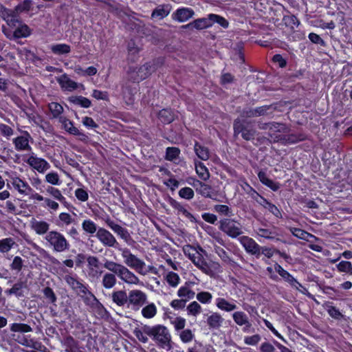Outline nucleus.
<instances>
[{
	"label": "nucleus",
	"mask_w": 352,
	"mask_h": 352,
	"mask_svg": "<svg viewBox=\"0 0 352 352\" xmlns=\"http://www.w3.org/2000/svg\"><path fill=\"white\" fill-rule=\"evenodd\" d=\"M103 267L111 272L105 273L102 277V285L105 289H109L116 285V276L128 284H138L139 282L138 277L133 272L119 263L106 260Z\"/></svg>",
	"instance_id": "1"
},
{
	"label": "nucleus",
	"mask_w": 352,
	"mask_h": 352,
	"mask_svg": "<svg viewBox=\"0 0 352 352\" xmlns=\"http://www.w3.org/2000/svg\"><path fill=\"white\" fill-rule=\"evenodd\" d=\"M142 329L157 347L167 351L171 349V336L166 326L163 324L153 326L145 324L142 327Z\"/></svg>",
	"instance_id": "2"
},
{
	"label": "nucleus",
	"mask_w": 352,
	"mask_h": 352,
	"mask_svg": "<svg viewBox=\"0 0 352 352\" xmlns=\"http://www.w3.org/2000/svg\"><path fill=\"white\" fill-rule=\"evenodd\" d=\"M46 246L55 252H63L69 250L70 244L65 236L55 230L50 231L45 236Z\"/></svg>",
	"instance_id": "3"
},
{
	"label": "nucleus",
	"mask_w": 352,
	"mask_h": 352,
	"mask_svg": "<svg viewBox=\"0 0 352 352\" xmlns=\"http://www.w3.org/2000/svg\"><path fill=\"white\" fill-rule=\"evenodd\" d=\"M234 136L239 135L246 141L254 140L256 136V130L250 122L245 119L236 118L233 122Z\"/></svg>",
	"instance_id": "4"
},
{
	"label": "nucleus",
	"mask_w": 352,
	"mask_h": 352,
	"mask_svg": "<svg viewBox=\"0 0 352 352\" xmlns=\"http://www.w3.org/2000/svg\"><path fill=\"white\" fill-rule=\"evenodd\" d=\"M274 270L280 275L282 279L288 283V285L298 290L299 292L304 295L309 296L310 294L308 292V289L303 286L300 282L296 279L292 274H291L288 271L285 270L280 264L278 263H275L274 264Z\"/></svg>",
	"instance_id": "5"
},
{
	"label": "nucleus",
	"mask_w": 352,
	"mask_h": 352,
	"mask_svg": "<svg viewBox=\"0 0 352 352\" xmlns=\"http://www.w3.org/2000/svg\"><path fill=\"white\" fill-rule=\"evenodd\" d=\"M219 229L232 239H236L243 234L241 223L231 218L221 219Z\"/></svg>",
	"instance_id": "6"
},
{
	"label": "nucleus",
	"mask_w": 352,
	"mask_h": 352,
	"mask_svg": "<svg viewBox=\"0 0 352 352\" xmlns=\"http://www.w3.org/2000/svg\"><path fill=\"white\" fill-rule=\"evenodd\" d=\"M276 104H265L255 108L246 107L241 112V115L246 118L260 116L274 117V111L276 109Z\"/></svg>",
	"instance_id": "7"
},
{
	"label": "nucleus",
	"mask_w": 352,
	"mask_h": 352,
	"mask_svg": "<svg viewBox=\"0 0 352 352\" xmlns=\"http://www.w3.org/2000/svg\"><path fill=\"white\" fill-rule=\"evenodd\" d=\"M22 13V7L21 5L16 6L15 9L12 10V14H10L6 22L10 27L15 28L13 32L12 37L14 39L22 38V21L21 14Z\"/></svg>",
	"instance_id": "8"
},
{
	"label": "nucleus",
	"mask_w": 352,
	"mask_h": 352,
	"mask_svg": "<svg viewBox=\"0 0 352 352\" xmlns=\"http://www.w3.org/2000/svg\"><path fill=\"white\" fill-rule=\"evenodd\" d=\"M127 307L133 311H138L146 302V293L140 289H133L129 292Z\"/></svg>",
	"instance_id": "9"
},
{
	"label": "nucleus",
	"mask_w": 352,
	"mask_h": 352,
	"mask_svg": "<svg viewBox=\"0 0 352 352\" xmlns=\"http://www.w3.org/2000/svg\"><path fill=\"white\" fill-rule=\"evenodd\" d=\"M238 240L248 254L254 256L256 258L261 257V245L252 238L248 236H242Z\"/></svg>",
	"instance_id": "10"
},
{
	"label": "nucleus",
	"mask_w": 352,
	"mask_h": 352,
	"mask_svg": "<svg viewBox=\"0 0 352 352\" xmlns=\"http://www.w3.org/2000/svg\"><path fill=\"white\" fill-rule=\"evenodd\" d=\"M23 162H25L28 165L38 173H43L50 168L49 163L44 159L36 157L34 153L30 156L23 155Z\"/></svg>",
	"instance_id": "11"
},
{
	"label": "nucleus",
	"mask_w": 352,
	"mask_h": 352,
	"mask_svg": "<svg viewBox=\"0 0 352 352\" xmlns=\"http://www.w3.org/2000/svg\"><path fill=\"white\" fill-rule=\"evenodd\" d=\"M107 224L118 236H120L124 241L129 245H133L135 241L133 239L129 230L121 226L120 225L115 223L112 220H108Z\"/></svg>",
	"instance_id": "12"
},
{
	"label": "nucleus",
	"mask_w": 352,
	"mask_h": 352,
	"mask_svg": "<svg viewBox=\"0 0 352 352\" xmlns=\"http://www.w3.org/2000/svg\"><path fill=\"white\" fill-rule=\"evenodd\" d=\"M96 236L104 246L113 248H118V242L115 236L107 229L99 228Z\"/></svg>",
	"instance_id": "13"
},
{
	"label": "nucleus",
	"mask_w": 352,
	"mask_h": 352,
	"mask_svg": "<svg viewBox=\"0 0 352 352\" xmlns=\"http://www.w3.org/2000/svg\"><path fill=\"white\" fill-rule=\"evenodd\" d=\"M146 69L141 65L140 67L130 66L127 70L129 80L133 82L139 83L147 78L145 74Z\"/></svg>",
	"instance_id": "14"
},
{
	"label": "nucleus",
	"mask_w": 352,
	"mask_h": 352,
	"mask_svg": "<svg viewBox=\"0 0 352 352\" xmlns=\"http://www.w3.org/2000/svg\"><path fill=\"white\" fill-rule=\"evenodd\" d=\"M64 280L76 295L86 287H89L88 284L76 276L66 275Z\"/></svg>",
	"instance_id": "15"
},
{
	"label": "nucleus",
	"mask_w": 352,
	"mask_h": 352,
	"mask_svg": "<svg viewBox=\"0 0 352 352\" xmlns=\"http://www.w3.org/2000/svg\"><path fill=\"white\" fill-rule=\"evenodd\" d=\"M77 296L81 298L86 306L90 308H95L99 303L96 296L89 290V287L81 291Z\"/></svg>",
	"instance_id": "16"
},
{
	"label": "nucleus",
	"mask_w": 352,
	"mask_h": 352,
	"mask_svg": "<svg viewBox=\"0 0 352 352\" xmlns=\"http://www.w3.org/2000/svg\"><path fill=\"white\" fill-rule=\"evenodd\" d=\"M194 14L195 12L190 8H179L173 12L172 18L179 23H183L191 19Z\"/></svg>",
	"instance_id": "17"
},
{
	"label": "nucleus",
	"mask_w": 352,
	"mask_h": 352,
	"mask_svg": "<svg viewBox=\"0 0 352 352\" xmlns=\"http://www.w3.org/2000/svg\"><path fill=\"white\" fill-rule=\"evenodd\" d=\"M195 285L192 281H186L184 285L181 286L177 290V296L184 299L186 302L194 298L195 292L191 289V287Z\"/></svg>",
	"instance_id": "18"
},
{
	"label": "nucleus",
	"mask_w": 352,
	"mask_h": 352,
	"mask_svg": "<svg viewBox=\"0 0 352 352\" xmlns=\"http://www.w3.org/2000/svg\"><path fill=\"white\" fill-rule=\"evenodd\" d=\"M165 63V58L160 56L152 59L150 61L145 63L143 65L146 69L145 74L147 78L149 77L153 73L157 71L159 68L162 67Z\"/></svg>",
	"instance_id": "19"
},
{
	"label": "nucleus",
	"mask_w": 352,
	"mask_h": 352,
	"mask_svg": "<svg viewBox=\"0 0 352 352\" xmlns=\"http://www.w3.org/2000/svg\"><path fill=\"white\" fill-rule=\"evenodd\" d=\"M257 176L260 182L272 190L276 192L279 190L280 187V183L270 179L265 170H260L257 173Z\"/></svg>",
	"instance_id": "20"
},
{
	"label": "nucleus",
	"mask_w": 352,
	"mask_h": 352,
	"mask_svg": "<svg viewBox=\"0 0 352 352\" xmlns=\"http://www.w3.org/2000/svg\"><path fill=\"white\" fill-rule=\"evenodd\" d=\"M232 319L234 322L239 326H244L243 331L245 332L252 326L251 322L249 321L248 316L247 314L242 311H238L232 314Z\"/></svg>",
	"instance_id": "21"
},
{
	"label": "nucleus",
	"mask_w": 352,
	"mask_h": 352,
	"mask_svg": "<svg viewBox=\"0 0 352 352\" xmlns=\"http://www.w3.org/2000/svg\"><path fill=\"white\" fill-rule=\"evenodd\" d=\"M263 129H268L270 132V134L273 133H287L289 131V129L287 126L286 124L276 122H271L268 123H265L262 127Z\"/></svg>",
	"instance_id": "22"
},
{
	"label": "nucleus",
	"mask_w": 352,
	"mask_h": 352,
	"mask_svg": "<svg viewBox=\"0 0 352 352\" xmlns=\"http://www.w3.org/2000/svg\"><path fill=\"white\" fill-rule=\"evenodd\" d=\"M59 122L62 124V128L69 134L73 135L85 136L83 133L80 132L77 127L74 126V122L68 119L67 117L60 116L59 118Z\"/></svg>",
	"instance_id": "23"
},
{
	"label": "nucleus",
	"mask_w": 352,
	"mask_h": 352,
	"mask_svg": "<svg viewBox=\"0 0 352 352\" xmlns=\"http://www.w3.org/2000/svg\"><path fill=\"white\" fill-rule=\"evenodd\" d=\"M183 27L184 28H195L198 30L210 28L212 26L210 20L209 19V14L207 16V17L195 19Z\"/></svg>",
	"instance_id": "24"
},
{
	"label": "nucleus",
	"mask_w": 352,
	"mask_h": 352,
	"mask_svg": "<svg viewBox=\"0 0 352 352\" xmlns=\"http://www.w3.org/2000/svg\"><path fill=\"white\" fill-rule=\"evenodd\" d=\"M171 10L170 4L158 5L152 12L151 18L153 19H163L166 17Z\"/></svg>",
	"instance_id": "25"
},
{
	"label": "nucleus",
	"mask_w": 352,
	"mask_h": 352,
	"mask_svg": "<svg viewBox=\"0 0 352 352\" xmlns=\"http://www.w3.org/2000/svg\"><path fill=\"white\" fill-rule=\"evenodd\" d=\"M223 322V318L221 315L218 312H212L208 316L206 320L207 325L210 329H219Z\"/></svg>",
	"instance_id": "26"
},
{
	"label": "nucleus",
	"mask_w": 352,
	"mask_h": 352,
	"mask_svg": "<svg viewBox=\"0 0 352 352\" xmlns=\"http://www.w3.org/2000/svg\"><path fill=\"white\" fill-rule=\"evenodd\" d=\"M217 307L226 312H231L237 309L236 305L233 302H230L224 298H217L215 300Z\"/></svg>",
	"instance_id": "27"
},
{
	"label": "nucleus",
	"mask_w": 352,
	"mask_h": 352,
	"mask_svg": "<svg viewBox=\"0 0 352 352\" xmlns=\"http://www.w3.org/2000/svg\"><path fill=\"white\" fill-rule=\"evenodd\" d=\"M124 263L127 266L138 272L142 270L145 266V263L133 254L129 256V258L124 261Z\"/></svg>",
	"instance_id": "28"
},
{
	"label": "nucleus",
	"mask_w": 352,
	"mask_h": 352,
	"mask_svg": "<svg viewBox=\"0 0 352 352\" xmlns=\"http://www.w3.org/2000/svg\"><path fill=\"white\" fill-rule=\"evenodd\" d=\"M157 118L164 124H168L174 121L175 114L171 109H162L159 111Z\"/></svg>",
	"instance_id": "29"
},
{
	"label": "nucleus",
	"mask_w": 352,
	"mask_h": 352,
	"mask_svg": "<svg viewBox=\"0 0 352 352\" xmlns=\"http://www.w3.org/2000/svg\"><path fill=\"white\" fill-rule=\"evenodd\" d=\"M191 261L202 272L206 274H209L210 266L201 253H199Z\"/></svg>",
	"instance_id": "30"
},
{
	"label": "nucleus",
	"mask_w": 352,
	"mask_h": 352,
	"mask_svg": "<svg viewBox=\"0 0 352 352\" xmlns=\"http://www.w3.org/2000/svg\"><path fill=\"white\" fill-rule=\"evenodd\" d=\"M112 300L118 306L122 307L127 305L129 297L126 292L124 290L113 292L111 294Z\"/></svg>",
	"instance_id": "31"
},
{
	"label": "nucleus",
	"mask_w": 352,
	"mask_h": 352,
	"mask_svg": "<svg viewBox=\"0 0 352 352\" xmlns=\"http://www.w3.org/2000/svg\"><path fill=\"white\" fill-rule=\"evenodd\" d=\"M64 346L65 352H83L79 347L78 342L71 336L64 339Z\"/></svg>",
	"instance_id": "32"
},
{
	"label": "nucleus",
	"mask_w": 352,
	"mask_h": 352,
	"mask_svg": "<svg viewBox=\"0 0 352 352\" xmlns=\"http://www.w3.org/2000/svg\"><path fill=\"white\" fill-rule=\"evenodd\" d=\"M214 249V252L220 257L223 263L232 267L236 265V263L228 255V252L223 248L216 245Z\"/></svg>",
	"instance_id": "33"
},
{
	"label": "nucleus",
	"mask_w": 352,
	"mask_h": 352,
	"mask_svg": "<svg viewBox=\"0 0 352 352\" xmlns=\"http://www.w3.org/2000/svg\"><path fill=\"white\" fill-rule=\"evenodd\" d=\"M194 150L197 156L201 160L206 161L210 158V151L208 147L198 142H195Z\"/></svg>",
	"instance_id": "34"
},
{
	"label": "nucleus",
	"mask_w": 352,
	"mask_h": 352,
	"mask_svg": "<svg viewBox=\"0 0 352 352\" xmlns=\"http://www.w3.org/2000/svg\"><path fill=\"white\" fill-rule=\"evenodd\" d=\"M51 52L55 55H64L71 52V46L66 43H57L50 46Z\"/></svg>",
	"instance_id": "35"
},
{
	"label": "nucleus",
	"mask_w": 352,
	"mask_h": 352,
	"mask_svg": "<svg viewBox=\"0 0 352 352\" xmlns=\"http://www.w3.org/2000/svg\"><path fill=\"white\" fill-rule=\"evenodd\" d=\"M290 232L296 238L308 241L309 238L314 237V236L309 232L298 228L287 227Z\"/></svg>",
	"instance_id": "36"
},
{
	"label": "nucleus",
	"mask_w": 352,
	"mask_h": 352,
	"mask_svg": "<svg viewBox=\"0 0 352 352\" xmlns=\"http://www.w3.org/2000/svg\"><path fill=\"white\" fill-rule=\"evenodd\" d=\"M181 153V150L178 147L168 146L166 148L164 159L169 162H174L177 160Z\"/></svg>",
	"instance_id": "37"
},
{
	"label": "nucleus",
	"mask_w": 352,
	"mask_h": 352,
	"mask_svg": "<svg viewBox=\"0 0 352 352\" xmlns=\"http://www.w3.org/2000/svg\"><path fill=\"white\" fill-rule=\"evenodd\" d=\"M69 101L83 108H89L91 105V100L82 96H71L69 98Z\"/></svg>",
	"instance_id": "38"
},
{
	"label": "nucleus",
	"mask_w": 352,
	"mask_h": 352,
	"mask_svg": "<svg viewBox=\"0 0 352 352\" xmlns=\"http://www.w3.org/2000/svg\"><path fill=\"white\" fill-rule=\"evenodd\" d=\"M82 228L87 234L90 235L96 234L98 230L96 223L90 219H85L82 222Z\"/></svg>",
	"instance_id": "39"
},
{
	"label": "nucleus",
	"mask_w": 352,
	"mask_h": 352,
	"mask_svg": "<svg viewBox=\"0 0 352 352\" xmlns=\"http://www.w3.org/2000/svg\"><path fill=\"white\" fill-rule=\"evenodd\" d=\"M197 192L206 198L213 199L214 196L215 195V194L213 192L212 187L210 185L207 184L204 182H203L199 186V188H197Z\"/></svg>",
	"instance_id": "40"
},
{
	"label": "nucleus",
	"mask_w": 352,
	"mask_h": 352,
	"mask_svg": "<svg viewBox=\"0 0 352 352\" xmlns=\"http://www.w3.org/2000/svg\"><path fill=\"white\" fill-rule=\"evenodd\" d=\"M32 228L38 234H44L48 232L50 224L44 221H36L32 223Z\"/></svg>",
	"instance_id": "41"
},
{
	"label": "nucleus",
	"mask_w": 352,
	"mask_h": 352,
	"mask_svg": "<svg viewBox=\"0 0 352 352\" xmlns=\"http://www.w3.org/2000/svg\"><path fill=\"white\" fill-rule=\"evenodd\" d=\"M307 135L302 132L292 133L287 134V144H296L307 140Z\"/></svg>",
	"instance_id": "42"
},
{
	"label": "nucleus",
	"mask_w": 352,
	"mask_h": 352,
	"mask_svg": "<svg viewBox=\"0 0 352 352\" xmlns=\"http://www.w3.org/2000/svg\"><path fill=\"white\" fill-rule=\"evenodd\" d=\"M23 113L26 115L30 123L34 124L36 126H42L44 120L37 112L32 111L30 113L23 108Z\"/></svg>",
	"instance_id": "43"
},
{
	"label": "nucleus",
	"mask_w": 352,
	"mask_h": 352,
	"mask_svg": "<svg viewBox=\"0 0 352 352\" xmlns=\"http://www.w3.org/2000/svg\"><path fill=\"white\" fill-rule=\"evenodd\" d=\"M195 170L196 173L199 177V178L204 181H206L210 177V173L206 168V166L204 164V163L199 162L195 163Z\"/></svg>",
	"instance_id": "44"
},
{
	"label": "nucleus",
	"mask_w": 352,
	"mask_h": 352,
	"mask_svg": "<svg viewBox=\"0 0 352 352\" xmlns=\"http://www.w3.org/2000/svg\"><path fill=\"white\" fill-rule=\"evenodd\" d=\"M170 205L175 210H177L179 212L182 213L188 219L193 218V215L188 210H186L184 206L182 205L181 203L176 201L175 199L173 198H170L169 201Z\"/></svg>",
	"instance_id": "45"
},
{
	"label": "nucleus",
	"mask_w": 352,
	"mask_h": 352,
	"mask_svg": "<svg viewBox=\"0 0 352 352\" xmlns=\"http://www.w3.org/2000/svg\"><path fill=\"white\" fill-rule=\"evenodd\" d=\"M157 314V307L153 302L144 307L142 309V315L147 319L153 318Z\"/></svg>",
	"instance_id": "46"
},
{
	"label": "nucleus",
	"mask_w": 352,
	"mask_h": 352,
	"mask_svg": "<svg viewBox=\"0 0 352 352\" xmlns=\"http://www.w3.org/2000/svg\"><path fill=\"white\" fill-rule=\"evenodd\" d=\"M165 280L169 286L176 287L180 283V277L176 272H168L165 276Z\"/></svg>",
	"instance_id": "47"
},
{
	"label": "nucleus",
	"mask_w": 352,
	"mask_h": 352,
	"mask_svg": "<svg viewBox=\"0 0 352 352\" xmlns=\"http://www.w3.org/2000/svg\"><path fill=\"white\" fill-rule=\"evenodd\" d=\"M209 19L211 22V26L214 23L219 24L223 28H227L229 26L228 21L223 16L216 14H209Z\"/></svg>",
	"instance_id": "48"
},
{
	"label": "nucleus",
	"mask_w": 352,
	"mask_h": 352,
	"mask_svg": "<svg viewBox=\"0 0 352 352\" xmlns=\"http://www.w3.org/2000/svg\"><path fill=\"white\" fill-rule=\"evenodd\" d=\"M80 186L75 190L74 195L78 201L85 202L89 199V191L82 184H80Z\"/></svg>",
	"instance_id": "49"
},
{
	"label": "nucleus",
	"mask_w": 352,
	"mask_h": 352,
	"mask_svg": "<svg viewBox=\"0 0 352 352\" xmlns=\"http://www.w3.org/2000/svg\"><path fill=\"white\" fill-rule=\"evenodd\" d=\"M23 195H29L30 198L38 201L43 200V197L33 190L25 182H23Z\"/></svg>",
	"instance_id": "50"
},
{
	"label": "nucleus",
	"mask_w": 352,
	"mask_h": 352,
	"mask_svg": "<svg viewBox=\"0 0 352 352\" xmlns=\"http://www.w3.org/2000/svg\"><path fill=\"white\" fill-rule=\"evenodd\" d=\"M216 212L219 214L224 215L228 217L234 216L233 211L231 208L227 205L217 204L214 206Z\"/></svg>",
	"instance_id": "51"
},
{
	"label": "nucleus",
	"mask_w": 352,
	"mask_h": 352,
	"mask_svg": "<svg viewBox=\"0 0 352 352\" xmlns=\"http://www.w3.org/2000/svg\"><path fill=\"white\" fill-rule=\"evenodd\" d=\"M186 310L188 315L197 316L201 312L202 309L197 301H192L187 306Z\"/></svg>",
	"instance_id": "52"
},
{
	"label": "nucleus",
	"mask_w": 352,
	"mask_h": 352,
	"mask_svg": "<svg viewBox=\"0 0 352 352\" xmlns=\"http://www.w3.org/2000/svg\"><path fill=\"white\" fill-rule=\"evenodd\" d=\"M196 298L202 304H210L212 300V294L209 292H200L196 294Z\"/></svg>",
	"instance_id": "53"
},
{
	"label": "nucleus",
	"mask_w": 352,
	"mask_h": 352,
	"mask_svg": "<svg viewBox=\"0 0 352 352\" xmlns=\"http://www.w3.org/2000/svg\"><path fill=\"white\" fill-rule=\"evenodd\" d=\"M256 232L258 236L266 239H274L276 237V232L270 229L258 228Z\"/></svg>",
	"instance_id": "54"
},
{
	"label": "nucleus",
	"mask_w": 352,
	"mask_h": 352,
	"mask_svg": "<svg viewBox=\"0 0 352 352\" xmlns=\"http://www.w3.org/2000/svg\"><path fill=\"white\" fill-rule=\"evenodd\" d=\"M48 107L54 118L59 117L63 111L62 105L58 102H52L49 104Z\"/></svg>",
	"instance_id": "55"
},
{
	"label": "nucleus",
	"mask_w": 352,
	"mask_h": 352,
	"mask_svg": "<svg viewBox=\"0 0 352 352\" xmlns=\"http://www.w3.org/2000/svg\"><path fill=\"white\" fill-rule=\"evenodd\" d=\"M178 195L182 199L190 200L194 197L195 192L191 188L184 187L179 190Z\"/></svg>",
	"instance_id": "56"
},
{
	"label": "nucleus",
	"mask_w": 352,
	"mask_h": 352,
	"mask_svg": "<svg viewBox=\"0 0 352 352\" xmlns=\"http://www.w3.org/2000/svg\"><path fill=\"white\" fill-rule=\"evenodd\" d=\"M194 337L195 335L190 329H184L179 333L180 340L184 343H188L191 342Z\"/></svg>",
	"instance_id": "57"
},
{
	"label": "nucleus",
	"mask_w": 352,
	"mask_h": 352,
	"mask_svg": "<svg viewBox=\"0 0 352 352\" xmlns=\"http://www.w3.org/2000/svg\"><path fill=\"white\" fill-rule=\"evenodd\" d=\"M184 253L190 261L199 253L196 248L191 245H186L183 248Z\"/></svg>",
	"instance_id": "58"
},
{
	"label": "nucleus",
	"mask_w": 352,
	"mask_h": 352,
	"mask_svg": "<svg viewBox=\"0 0 352 352\" xmlns=\"http://www.w3.org/2000/svg\"><path fill=\"white\" fill-rule=\"evenodd\" d=\"M338 270L352 275V264L350 261H342L337 265Z\"/></svg>",
	"instance_id": "59"
},
{
	"label": "nucleus",
	"mask_w": 352,
	"mask_h": 352,
	"mask_svg": "<svg viewBox=\"0 0 352 352\" xmlns=\"http://www.w3.org/2000/svg\"><path fill=\"white\" fill-rule=\"evenodd\" d=\"M14 244V241L11 238H6L0 240V252H7Z\"/></svg>",
	"instance_id": "60"
},
{
	"label": "nucleus",
	"mask_w": 352,
	"mask_h": 352,
	"mask_svg": "<svg viewBox=\"0 0 352 352\" xmlns=\"http://www.w3.org/2000/svg\"><path fill=\"white\" fill-rule=\"evenodd\" d=\"M43 293L44 297L47 299V300L50 303H54L56 302L57 297L54 292L53 289L50 287H46L43 289Z\"/></svg>",
	"instance_id": "61"
},
{
	"label": "nucleus",
	"mask_w": 352,
	"mask_h": 352,
	"mask_svg": "<svg viewBox=\"0 0 352 352\" xmlns=\"http://www.w3.org/2000/svg\"><path fill=\"white\" fill-rule=\"evenodd\" d=\"M139 52H140V50H139L138 47L129 46L128 57H127L128 61L131 62V63L135 62L139 56H138Z\"/></svg>",
	"instance_id": "62"
},
{
	"label": "nucleus",
	"mask_w": 352,
	"mask_h": 352,
	"mask_svg": "<svg viewBox=\"0 0 352 352\" xmlns=\"http://www.w3.org/2000/svg\"><path fill=\"white\" fill-rule=\"evenodd\" d=\"M45 180L47 182L52 185H59L60 184L58 174L56 172H50L45 176Z\"/></svg>",
	"instance_id": "63"
},
{
	"label": "nucleus",
	"mask_w": 352,
	"mask_h": 352,
	"mask_svg": "<svg viewBox=\"0 0 352 352\" xmlns=\"http://www.w3.org/2000/svg\"><path fill=\"white\" fill-rule=\"evenodd\" d=\"M272 61L274 64H277L279 67L284 68L287 66V59L285 58L281 54H276L272 58Z\"/></svg>",
	"instance_id": "64"
}]
</instances>
